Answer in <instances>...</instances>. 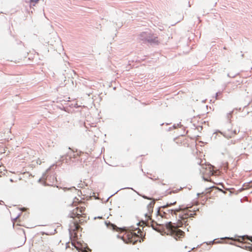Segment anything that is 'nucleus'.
<instances>
[{
  "label": "nucleus",
  "mask_w": 252,
  "mask_h": 252,
  "mask_svg": "<svg viewBox=\"0 0 252 252\" xmlns=\"http://www.w3.org/2000/svg\"><path fill=\"white\" fill-rule=\"evenodd\" d=\"M39 0H26V2L30 3V6H34L38 2Z\"/></svg>",
  "instance_id": "10"
},
{
  "label": "nucleus",
  "mask_w": 252,
  "mask_h": 252,
  "mask_svg": "<svg viewBox=\"0 0 252 252\" xmlns=\"http://www.w3.org/2000/svg\"><path fill=\"white\" fill-rule=\"evenodd\" d=\"M203 179H204V180H205V181H209V179H206V178H205V177H203Z\"/></svg>",
  "instance_id": "12"
},
{
  "label": "nucleus",
  "mask_w": 252,
  "mask_h": 252,
  "mask_svg": "<svg viewBox=\"0 0 252 252\" xmlns=\"http://www.w3.org/2000/svg\"><path fill=\"white\" fill-rule=\"evenodd\" d=\"M85 211V206L84 205H80L72 210L69 215L70 217L73 219L74 218H79L80 217L86 218L87 214Z\"/></svg>",
  "instance_id": "2"
},
{
  "label": "nucleus",
  "mask_w": 252,
  "mask_h": 252,
  "mask_svg": "<svg viewBox=\"0 0 252 252\" xmlns=\"http://www.w3.org/2000/svg\"><path fill=\"white\" fill-rule=\"evenodd\" d=\"M76 203V201L74 200V201L73 202V204H74V206H76V204H75Z\"/></svg>",
  "instance_id": "13"
},
{
  "label": "nucleus",
  "mask_w": 252,
  "mask_h": 252,
  "mask_svg": "<svg viewBox=\"0 0 252 252\" xmlns=\"http://www.w3.org/2000/svg\"><path fill=\"white\" fill-rule=\"evenodd\" d=\"M146 40L149 43H154L158 44L159 42L158 40V37H154L153 38L149 37V38H147Z\"/></svg>",
  "instance_id": "8"
},
{
  "label": "nucleus",
  "mask_w": 252,
  "mask_h": 252,
  "mask_svg": "<svg viewBox=\"0 0 252 252\" xmlns=\"http://www.w3.org/2000/svg\"><path fill=\"white\" fill-rule=\"evenodd\" d=\"M80 228V226L79 225L78 220L76 219H73V220L70 222L69 224V231L71 236L74 237H77L76 231H77Z\"/></svg>",
  "instance_id": "3"
},
{
  "label": "nucleus",
  "mask_w": 252,
  "mask_h": 252,
  "mask_svg": "<svg viewBox=\"0 0 252 252\" xmlns=\"http://www.w3.org/2000/svg\"><path fill=\"white\" fill-rule=\"evenodd\" d=\"M206 172H207V174H208V175H209V176L213 175L214 174V173L213 172V170H212V167L209 165H206Z\"/></svg>",
  "instance_id": "9"
},
{
  "label": "nucleus",
  "mask_w": 252,
  "mask_h": 252,
  "mask_svg": "<svg viewBox=\"0 0 252 252\" xmlns=\"http://www.w3.org/2000/svg\"><path fill=\"white\" fill-rule=\"evenodd\" d=\"M247 240H250L252 242V237H249L248 236H240L238 239L235 240V241L238 242L244 243H246Z\"/></svg>",
  "instance_id": "6"
},
{
  "label": "nucleus",
  "mask_w": 252,
  "mask_h": 252,
  "mask_svg": "<svg viewBox=\"0 0 252 252\" xmlns=\"http://www.w3.org/2000/svg\"><path fill=\"white\" fill-rule=\"evenodd\" d=\"M176 201H171L170 202H167L166 206L164 207H169V206H170L171 205H175L176 204Z\"/></svg>",
  "instance_id": "11"
},
{
  "label": "nucleus",
  "mask_w": 252,
  "mask_h": 252,
  "mask_svg": "<svg viewBox=\"0 0 252 252\" xmlns=\"http://www.w3.org/2000/svg\"><path fill=\"white\" fill-rule=\"evenodd\" d=\"M198 209L196 206H190L184 209L179 208L175 210H171V213L176 214L177 212H179V220L177 223H172L170 222L166 224V227L168 230V234L172 236L176 240H180L185 236V232L179 229V227L185 225H188V219L194 217L196 215V212Z\"/></svg>",
  "instance_id": "1"
},
{
  "label": "nucleus",
  "mask_w": 252,
  "mask_h": 252,
  "mask_svg": "<svg viewBox=\"0 0 252 252\" xmlns=\"http://www.w3.org/2000/svg\"><path fill=\"white\" fill-rule=\"evenodd\" d=\"M127 239V243L135 244L138 241L141 242L140 238L134 232H129L126 235Z\"/></svg>",
  "instance_id": "4"
},
{
  "label": "nucleus",
  "mask_w": 252,
  "mask_h": 252,
  "mask_svg": "<svg viewBox=\"0 0 252 252\" xmlns=\"http://www.w3.org/2000/svg\"><path fill=\"white\" fill-rule=\"evenodd\" d=\"M232 113V112H230V113L229 114V115L231 116Z\"/></svg>",
  "instance_id": "14"
},
{
  "label": "nucleus",
  "mask_w": 252,
  "mask_h": 252,
  "mask_svg": "<svg viewBox=\"0 0 252 252\" xmlns=\"http://www.w3.org/2000/svg\"><path fill=\"white\" fill-rule=\"evenodd\" d=\"M76 155L75 152L69 148V151L66 154V157H68L69 159H71V158H75Z\"/></svg>",
  "instance_id": "7"
},
{
  "label": "nucleus",
  "mask_w": 252,
  "mask_h": 252,
  "mask_svg": "<svg viewBox=\"0 0 252 252\" xmlns=\"http://www.w3.org/2000/svg\"><path fill=\"white\" fill-rule=\"evenodd\" d=\"M174 141L179 146H183L184 147H189V139L184 136L176 138L174 139Z\"/></svg>",
  "instance_id": "5"
}]
</instances>
